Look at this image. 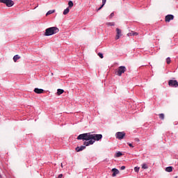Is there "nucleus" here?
<instances>
[{"label":"nucleus","mask_w":178,"mask_h":178,"mask_svg":"<svg viewBox=\"0 0 178 178\" xmlns=\"http://www.w3.org/2000/svg\"><path fill=\"white\" fill-rule=\"evenodd\" d=\"M166 62L168 65H170V62H172V60H170V57L166 58Z\"/></svg>","instance_id":"24"},{"label":"nucleus","mask_w":178,"mask_h":178,"mask_svg":"<svg viewBox=\"0 0 178 178\" xmlns=\"http://www.w3.org/2000/svg\"><path fill=\"white\" fill-rule=\"evenodd\" d=\"M125 136H126V133H124V131L117 132L115 134L116 138H118V140H123Z\"/></svg>","instance_id":"7"},{"label":"nucleus","mask_w":178,"mask_h":178,"mask_svg":"<svg viewBox=\"0 0 178 178\" xmlns=\"http://www.w3.org/2000/svg\"><path fill=\"white\" fill-rule=\"evenodd\" d=\"M105 5H104V1H102V6L97 10V12H99V10H101Z\"/></svg>","instance_id":"23"},{"label":"nucleus","mask_w":178,"mask_h":178,"mask_svg":"<svg viewBox=\"0 0 178 178\" xmlns=\"http://www.w3.org/2000/svg\"><path fill=\"white\" fill-rule=\"evenodd\" d=\"M127 145H128L129 147H130L131 148H134V146L133 145V144H131V143H127Z\"/></svg>","instance_id":"29"},{"label":"nucleus","mask_w":178,"mask_h":178,"mask_svg":"<svg viewBox=\"0 0 178 178\" xmlns=\"http://www.w3.org/2000/svg\"><path fill=\"white\" fill-rule=\"evenodd\" d=\"M168 86L170 87H172L174 88H177V87H178L177 80H173V79L169 80L168 81Z\"/></svg>","instance_id":"6"},{"label":"nucleus","mask_w":178,"mask_h":178,"mask_svg":"<svg viewBox=\"0 0 178 178\" xmlns=\"http://www.w3.org/2000/svg\"><path fill=\"white\" fill-rule=\"evenodd\" d=\"M63 175L60 174L57 178H63Z\"/></svg>","instance_id":"31"},{"label":"nucleus","mask_w":178,"mask_h":178,"mask_svg":"<svg viewBox=\"0 0 178 178\" xmlns=\"http://www.w3.org/2000/svg\"><path fill=\"white\" fill-rule=\"evenodd\" d=\"M73 1H70L69 2H68V8H70V9H72V8H73Z\"/></svg>","instance_id":"17"},{"label":"nucleus","mask_w":178,"mask_h":178,"mask_svg":"<svg viewBox=\"0 0 178 178\" xmlns=\"http://www.w3.org/2000/svg\"><path fill=\"white\" fill-rule=\"evenodd\" d=\"M103 2V5H105V3H106V0H102Z\"/></svg>","instance_id":"32"},{"label":"nucleus","mask_w":178,"mask_h":178,"mask_svg":"<svg viewBox=\"0 0 178 178\" xmlns=\"http://www.w3.org/2000/svg\"><path fill=\"white\" fill-rule=\"evenodd\" d=\"M135 140H136L138 143L140 142V139H138V138H136Z\"/></svg>","instance_id":"33"},{"label":"nucleus","mask_w":178,"mask_h":178,"mask_svg":"<svg viewBox=\"0 0 178 178\" xmlns=\"http://www.w3.org/2000/svg\"><path fill=\"white\" fill-rule=\"evenodd\" d=\"M127 35H128L129 37H131V36H133V35H138V33L134 32V31H131L130 33H129L127 34Z\"/></svg>","instance_id":"13"},{"label":"nucleus","mask_w":178,"mask_h":178,"mask_svg":"<svg viewBox=\"0 0 178 178\" xmlns=\"http://www.w3.org/2000/svg\"><path fill=\"white\" fill-rule=\"evenodd\" d=\"M69 12H70V9L69 8V7H67L66 9L64 10L63 15H67Z\"/></svg>","instance_id":"16"},{"label":"nucleus","mask_w":178,"mask_h":178,"mask_svg":"<svg viewBox=\"0 0 178 178\" xmlns=\"http://www.w3.org/2000/svg\"><path fill=\"white\" fill-rule=\"evenodd\" d=\"M52 13H55V10H49L47 13L46 16H48L49 15H52Z\"/></svg>","instance_id":"19"},{"label":"nucleus","mask_w":178,"mask_h":178,"mask_svg":"<svg viewBox=\"0 0 178 178\" xmlns=\"http://www.w3.org/2000/svg\"><path fill=\"white\" fill-rule=\"evenodd\" d=\"M44 89H40L38 88L34 89V92H35V94H44Z\"/></svg>","instance_id":"10"},{"label":"nucleus","mask_w":178,"mask_h":178,"mask_svg":"<svg viewBox=\"0 0 178 178\" xmlns=\"http://www.w3.org/2000/svg\"><path fill=\"white\" fill-rule=\"evenodd\" d=\"M142 169H148V165L147 163L142 164Z\"/></svg>","instance_id":"22"},{"label":"nucleus","mask_w":178,"mask_h":178,"mask_svg":"<svg viewBox=\"0 0 178 178\" xmlns=\"http://www.w3.org/2000/svg\"><path fill=\"white\" fill-rule=\"evenodd\" d=\"M57 33H59V29L53 26L46 29L44 35H46V37H49V35H54V34H56Z\"/></svg>","instance_id":"3"},{"label":"nucleus","mask_w":178,"mask_h":178,"mask_svg":"<svg viewBox=\"0 0 178 178\" xmlns=\"http://www.w3.org/2000/svg\"><path fill=\"white\" fill-rule=\"evenodd\" d=\"M122 155H123V154H122V152H118L115 154L116 158H119V157L122 156Z\"/></svg>","instance_id":"21"},{"label":"nucleus","mask_w":178,"mask_h":178,"mask_svg":"<svg viewBox=\"0 0 178 178\" xmlns=\"http://www.w3.org/2000/svg\"><path fill=\"white\" fill-rule=\"evenodd\" d=\"M159 119H161V120H163L165 119V114L163 113L159 114Z\"/></svg>","instance_id":"20"},{"label":"nucleus","mask_w":178,"mask_h":178,"mask_svg":"<svg viewBox=\"0 0 178 178\" xmlns=\"http://www.w3.org/2000/svg\"><path fill=\"white\" fill-rule=\"evenodd\" d=\"M127 68L124 66H120L118 69V70L115 72V74L117 76H122V74H123V73H124V72H126Z\"/></svg>","instance_id":"5"},{"label":"nucleus","mask_w":178,"mask_h":178,"mask_svg":"<svg viewBox=\"0 0 178 178\" xmlns=\"http://www.w3.org/2000/svg\"><path fill=\"white\" fill-rule=\"evenodd\" d=\"M83 149H86V145L85 146H80L76 147L75 150L76 152H80L81 151H83Z\"/></svg>","instance_id":"12"},{"label":"nucleus","mask_w":178,"mask_h":178,"mask_svg":"<svg viewBox=\"0 0 178 178\" xmlns=\"http://www.w3.org/2000/svg\"><path fill=\"white\" fill-rule=\"evenodd\" d=\"M173 19H175V16H173V15H168L165 17V20L167 23H169L170 20H173Z\"/></svg>","instance_id":"8"},{"label":"nucleus","mask_w":178,"mask_h":178,"mask_svg":"<svg viewBox=\"0 0 178 178\" xmlns=\"http://www.w3.org/2000/svg\"><path fill=\"white\" fill-rule=\"evenodd\" d=\"M134 170H135V172H140V168H138V167H135V168H134Z\"/></svg>","instance_id":"27"},{"label":"nucleus","mask_w":178,"mask_h":178,"mask_svg":"<svg viewBox=\"0 0 178 178\" xmlns=\"http://www.w3.org/2000/svg\"><path fill=\"white\" fill-rule=\"evenodd\" d=\"M106 26H115V22H107Z\"/></svg>","instance_id":"25"},{"label":"nucleus","mask_w":178,"mask_h":178,"mask_svg":"<svg viewBox=\"0 0 178 178\" xmlns=\"http://www.w3.org/2000/svg\"><path fill=\"white\" fill-rule=\"evenodd\" d=\"M94 138L92 134L90 133L82 134L78 136L77 140H83V141H91Z\"/></svg>","instance_id":"2"},{"label":"nucleus","mask_w":178,"mask_h":178,"mask_svg":"<svg viewBox=\"0 0 178 178\" xmlns=\"http://www.w3.org/2000/svg\"><path fill=\"white\" fill-rule=\"evenodd\" d=\"M93 138H92V140L89 141H85L83 143V145H86V147H88L89 145H92L95 141H99V140H102V134H92Z\"/></svg>","instance_id":"1"},{"label":"nucleus","mask_w":178,"mask_h":178,"mask_svg":"<svg viewBox=\"0 0 178 178\" xmlns=\"http://www.w3.org/2000/svg\"><path fill=\"white\" fill-rule=\"evenodd\" d=\"M117 35L115 36V40H119L120 37H122V30L120 29L117 28L116 29Z\"/></svg>","instance_id":"9"},{"label":"nucleus","mask_w":178,"mask_h":178,"mask_svg":"<svg viewBox=\"0 0 178 178\" xmlns=\"http://www.w3.org/2000/svg\"><path fill=\"white\" fill-rule=\"evenodd\" d=\"M115 16V13H111V15H109V19H112Z\"/></svg>","instance_id":"28"},{"label":"nucleus","mask_w":178,"mask_h":178,"mask_svg":"<svg viewBox=\"0 0 178 178\" xmlns=\"http://www.w3.org/2000/svg\"><path fill=\"white\" fill-rule=\"evenodd\" d=\"M63 92H65V90H63V89H58L57 90L58 95H61V94H63Z\"/></svg>","instance_id":"15"},{"label":"nucleus","mask_w":178,"mask_h":178,"mask_svg":"<svg viewBox=\"0 0 178 178\" xmlns=\"http://www.w3.org/2000/svg\"><path fill=\"white\" fill-rule=\"evenodd\" d=\"M0 178H2V175H0Z\"/></svg>","instance_id":"34"},{"label":"nucleus","mask_w":178,"mask_h":178,"mask_svg":"<svg viewBox=\"0 0 178 178\" xmlns=\"http://www.w3.org/2000/svg\"><path fill=\"white\" fill-rule=\"evenodd\" d=\"M0 3H4L7 8H12L15 5V2L13 0H0Z\"/></svg>","instance_id":"4"},{"label":"nucleus","mask_w":178,"mask_h":178,"mask_svg":"<svg viewBox=\"0 0 178 178\" xmlns=\"http://www.w3.org/2000/svg\"><path fill=\"white\" fill-rule=\"evenodd\" d=\"M121 170H124L126 169V166L124 165H122L121 168H120Z\"/></svg>","instance_id":"30"},{"label":"nucleus","mask_w":178,"mask_h":178,"mask_svg":"<svg viewBox=\"0 0 178 178\" xmlns=\"http://www.w3.org/2000/svg\"><path fill=\"white\" fill-rule=\"evenodd\" d=\"M111 170L113 172V174H112L113 177H115L116 175H119V170L116 168H113Z\"/></svg>","instance_id":"11"},{"label":"nucleus","mask_w":178,"mask_h":178,"mask_svg":"<svg viewBox=\"0 0 178 178\" xmlns=\"http://www.w3.org/2000/svg\"><path fill=\"white\" fill-rule=\"evenodd\" d=\"M98 56H99V58H101V59L104 58V54H102V53H98Z\"/></svg>","instance_id":"26"},{"label":"nucleus","mask_w":178,"mask_h":178,"mask_svg":"<svg viewBox=\"0 0 178 178\" xmlns=\"http://www.w3.org/2000/svg\"><path fill=\"white\" fill-rule=\"evenodd\" d=\"M172 171H173V167L172 166H169L165 168V172H168L169 173H170V172H172Z\"/></svg>","instance_id":"14"},{"label":"nucleus","mask_w":178,"mask_h":178,"mask_svg":"<svg viewBox=\"0 0 178 178\" xmlns=\"http://www.w3.org/2000/svg\"><path fill=\"white\" fill-rule=\"evenodd\" d=\"M19 58H20V57H19V55H15V56H14V57H13V60H14V62H17V60H18V59H19Z\"/></svg>","instance_id":"18"}]
</instances>
